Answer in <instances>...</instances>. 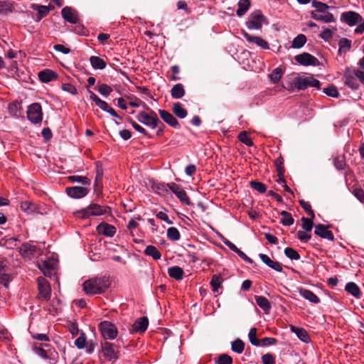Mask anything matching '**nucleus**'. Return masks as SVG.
<instances>
[{"mask_svg": "<svg viewBox=\"0 0 364 364\" xmlns=\"http://www.w3.org/2000/svg\"><path fill=\"white\" fill-rule=\"evenodd\" d=\"M111 281L106 276L95 277L83 283V289L88 295L101 294L110 287Z\"/></svg>", "mask_w": 364, "mask_h": 364, "instance_id": "nucleus-1", "label": "nucleus"}, {"mask_svg": "<svg viewBox=\"0 0 364 364\" xmlns=\"http://www.w3.org/2000/svg\"><path fill=\"white\" fill-rule=\"evenodd\" d=\"M111 208L109 206H102L97 203H91L86 208L76 211L75 215L82 219L87 218L90 216H99L109 213Z\"/></svg>", "mask_w": 364, "mask_h": 364, "instance_id": "nucleus-2", "label": "nucleus"}, {"mask_svg": "<svg viewBox=\"0 0 364 364\" xmlns=\"http://www.w3.org/2000/svg\"><path fill=\"white\" fill-rule=\"evenodd\" d=\"M144 107L149 110V113L143 111L139 112L136 116V119L143 124L151 127V129L156 128L161 121L154 111L150 109L145 104Z\"/></svg>", "mask_w": 364, "mask_h": 364, "instance_id": "nucleus-3", "label": "nucleus"}, {"mask_svg": "<svg viewBox=\"0 0 364 364\" xmlns=\"http://www.w3.org/2000/svg\"><path fill=\"white\" fill-rule=\"evenodd\" d=\"M101 348L102 355L107 360L114 362L119 358V348L114 343L105 341L101 343Z\"/></svg>", "mask_w": 364, "mask_h": 364, "instance_id": "nucleus-4", "label": "nucleus"}, {"mask_svg": "<svg viewBox=\"0 0 364 364\" xmlns=\"http://www.w3.org/2000/svg\"><path fill=\"white\" fill-rule=\"evenodd\" d=\"M294 86L299 90H304L309 87H314L320 90L319 80L314 78L313 77H296L293 82Z\"/></svg>", "mask_w": 364, "mask_h": 364, "instance_id": "nucleus-5", "label": "nucleus"}, {"mask_svg": "<svg viewBox=\"0 0 364 364\" xmlns=\"http://www.w3.org/2000/svg\"><path fill=\"white\" fill-rule=\"evenodd\" d=\"M27 118L33 124H38L42 122L43 112L41 105L38 102H34L28 107L26 112Z\"/></svg>", "mask_w": 364, "mask_h": 364, "instance_id": "nucleus-6", "label": "nucleus"}, {"mask_svg": "<svg viewBox=\"0 0 364 364\" xmlns=\"http://www.w3.org/2000/svg\"><path fill=\"white\" fill-rule=\"evenodd\" d=\"M99 329L102 336L105 339L112 340L117 336L118 331L117 327L114 324L108 321H102L99 324Z\"/></svg>", "mask_w": 364, "mask_h": 364, "instance_id": "nucleus-7", "label": "nucleus"}, {"mask_svg": "<svg viewBox=\"0 0 364 364\" xmlns=\"http://www.w3.org/2000/svg\"><path fill=\"white\" fill-rule=\"evenodd\" d=\"M38 299L43 301H48L51 296V288L48 282L43 277L38 278Z\"/></svg>", "mask_w": 364, "mask_h": 364, "instance_id": "nucleus-8", "label": "nucleus"}, {"mask_svg": "<svg viewBox=\"0 0 364 364\" xmlns=\"http://www.w3.org/2000/svg\"><path fill=\"white\" fill-rule=\"evenodd\" d=\"M265 21L266 18L262 13L260 11H257L250 14V18L246 22V26L249 29L259 30Z\"/></svg>", "mask_w": 364, "mask_h": 364, "instance_id": "nucleus-9", "label": "nucleus"}, {"mask_svg": "<svg viewBox=\"0 0 364 364\" xmlns=\"http://www.w3.org/2000/svg\"><path fill=\"white\" fill-rule=\"evenodd\" d=\"M295 60L301 65L304 66H319V60L309 53H302L294 57Z\"/></svg>", "mask_w": 364, "mask_h": 364, "instance_id": "nucleus-10", "label": "nucleus"}, {"mask_svg": "<svg viewBox=\"0 0 364 364\" xmlns=\"http://www.w3.org/2000/svg\"><path fill=\"white\" fill-rule=\"evenodd\" d=\"M168 189L171 190L176 196L178 198L181 203L187 205H191V202L188 197L186 192L182 188V187L173 182L167 183Z\"/></svg>", "mask_w": 364, "mask_h": 364, "instance_id": "nucleus-11", "label": "nucleus"}, {"mask_svg": "<svg viewBox=\"0 0 364 364\" xmlns=\"http://www.w3.org/2000/svg\"><path fill=\"white\" fill-rule=\"evenodd\" d=\"M90 192V188L85 186H71L65 188L66 194L73 198L80 199L86 196Z\"/></svg>", "mask_w": 364, "mask_h": 364, "instance_id": "nucleus-12", "label": "nucleus"}, {"mask_svg": "<svg viewBox=\"0 0 364 364\" xmlns=\"http://www.w3.org/2000/svg\"><path fill=\"white\" fill-rule=\"evenodd\" d=\"M341 21L345 22L350 26H353L359 22L363 21L362 16L355 11H346L341 14Z\"/></svg>", "mask_w": 364, "mask_h": 364, "instance_id": "nucleus-13", "label": "nucleus"}, {"mask_svg": "<svg viewBox=\"0 0 364 364\" xmlns=\"http://www.w3.org/2000/svg\"><path fill=\"white\" fill-rule=\"evenodd\" d=\"M149 326V319L146 316L141 317L135 321L129 331L131 333H144L146 331Z\"/></svg>", "mask_w": 364, "mask_h": 364, "instance_id": "nucleus-14", "label": "nucleus"}, {"mask_svg": "<svg viewBox=\"0 0 364 364\" xmlns=\"http://www.w3.org/2000/svg\"><path fill=\"white\" fill-rule=\"evenodd\" d=\"M242 34L250 43H255L264 50L269 49V45L268 42L262 38L258 36H253L245 31H242Z\"/></svg>", "mask_w": 364, "mask_h": 364, "instance_id": "nucleus-15", "label": "nucleus"}, {"mask_svg": "<svg viewBox=\"0 0 364 364\" xmlns=\"http://www.w3.org/2000/svg\"><path fill=\"white\" fill-rule=\"evenodd\" d=\"M161 118L169 126L175 129H180L181 126L176 118L169 112L164 109H159Z\"/></svg>", "mask_w": 364, "mask_h": 364, "instance_id": "nucleus-16", "label": "nucleus"}, {"mask_svg": "<svg viewBox=\"0 0 364 364\" xmlns=\"http://www.w3.org/2000/svg\"><path fill=\"white\" fill-rule=\"evenodd\" d=\"M328 226L323 224H318L315 225L314 234L321 238L327 239L330 241L334 240L333 233L328 230Z\"/></svg>", "mask_w": 364, "mask_h": 364, "instance_id": "nucleus-17", "label": "nucleus"}, {"mask_svg": "<svg viewBox=\"0 0 364 364\" xmlns=\"http://www.w3.org/2000/svg\"><path fill=\"white\" fill-rule=\"evenodd\" d=\"M63 18L71 23L76 24L78 21L77 12L69 6L64 7L61 11Z\"/></svg>", "mask_w": 364, "mask_h": 364, "instance_id": "nucleus-18", "label": "nucleus"}, {"mask_svg": "<svg viewBox=\"0 0 364 364\" xmlns=\"http://www.w3.org/2000/svg\"><path fill=\"white\" fill-rule=\"evenodd\" d=\"M8 266L4 260L0 259V284H3L5 287H8L10 282L12 279L11 276L7 274Z\"/></svg>", "mask_w": 364, "mask_h": 364, "instance_id": "nucleus-19", "label": "nucleus"}, {"mask_svg": "<svg viewBox=\"0 0 364 364\" xmlns=\"http://www.w3.org/2000/svg\"><path fill=\"white\" fill-rule=\"evenodd\" d=\"M38 78L43 83H48L58 79V75L50 69H45L38 73Z\"/></svg>", "mask_w": 364, "mask_h": 364, "instance_id": "nucleus-20", "label": "nucleus"}, {"mask_svg": "<svg viewBox=\"0 0 364 364\" xmlns=\"http://www.w3.org/2000/svg\"><path fill=\"white\" fill-rule=\"evenodd\" d=\"M259 257L262 262H264L269 267L278 272H282V265L279 262L272 260L269 257L265 254H259Z\"/></svg>", "mask_w": 364, "mask_h": 364, "instance_id": "nucleus-21", "label": "nucleus"}, {"mask_svg": "<svg viewBox=\"0 0 364 364\" xmlns=\"http://www.w3.org/2000/svg\"><path fill=\"white\" fill-rule=\"evenodd\" d=\"M37 247L35 245L25 242L19 248V252L23 257L31 258L36 252Z\"/></svg>", "mask_w": 364, "mask_h": 364, "instance_id": "nucleus-22", "label": "nucleus"}, {"mask_svg": "<svg viewBox=\"0 0 364 364\" xmlns=\"http://www.w3.org/2000/svg\"><path fill=\"white\" fill-rule=\"evenodd\" d=\"M99 233L108 237H112L116 232V228L106 223H102L97 227Z\"/></svg>", "mask_w": 364, "mask_h": 364, "instance_id": "nucleus-23", "label": "nucleus"}, {"mask_svg": "<svg viewBox=\"0 0 364 364\" xmlns=\"http://www.w3.org/2000/svg\"><path fill=\"white\" fill-rule=\"evenodd\" d=\"M31 8L38 11L36 19V21H40L43 18L46 17L50 10L49 6L36 4H32Z\"/></svg>", "mask_w": 364, "mask_h": 364, "instance_id": "nucleus-24", "label": "nucleus"}, {"mask_svg": "<svg viewBox=\"0 0 364 364\" xmlns=\"http://www.w3.org/2000/svg\"><path fill=\"white\" fill-rule=\"evenodd\" d=\"M102 178H103V168L100 162L96 163V176L95 179L94 186L99 187L100 193H102Z\"/></svg>", "mask_w": 364, "mask_h": 364, "instance_id": "nucleus-25", "label": "nucleus"}, {"mask_svg": "<svg viewBox=\"0 0 364 364\" xmlns=\"http://www.w3.org/2000/svg\"><path fill=\"white\" fill-rule=\"evenodd\" d=\"M345 290L356 299H360L362 293L359 287L353 282H348L345 287Z\"/></svg>", "mask_w": 364, "mask_h": 364, "instance_id": "nucleus-26", "label": "nucleus"}, {"mask_svg": "<svg viewBox=\"0 0 364 364\" xmlns=\"http://www.w3.org/2000/svg\"><path fill=\"white\" fill-rule=\"evenodd\" d=\"M290 329L291 332L294 333L301 341L305 343L309 342L310 337L304 328L291 326Z\"/></svg>", "mask_w": 364, "mask_h": 364, "instance_id": "nucleus-27", "label": "nucleus"}, {"mask_svg": "<svg viewBox=\"0 0 364 364\" xmlns=\"http://www.w3.org/2000/svg\"><path fill=\"white\" fill-rule=\"evenodd\" d=\"M299 292L302 297L314 304H318L320 302V299L313 291L309 289L300 288Z\"/></svg>", "mask_w": 364, "mask_h": 364, "instance_id": "nucleus-28", "label": "nucleus"}, {"mask_svg": "<svg viewBox=\"0 0 364 364\" xmlns=\"http://www.w3.org/2000/svg\"><path fill=\"white\" fill-rule=\"evenodd\" d=\"M255 301L257 304L265 312L269 313L271 309V304L269 301L262 296H255Z\"/></svg>", "mask_w": 364, "mask_h": 364, "instance_id": "nucleus-29", "label": "nucleus"}, {"mask_svg": "<svg viewBox=\"0 0 364 364\" xmlns=\"http://www.w3.org/2000/svg\"><path fill=\"white\" fill-rule=\"evenodd\" d=\"M168 274L170 277L179 281L183 279L184 272L181 267L178 266H173L168 269Z\"/></svg>", "mask_w": 364, "mask_h": 364, "instance_id": "nucleus-30", "label": "nucleus"}, {"mask_svg": "<svg viewBox=\"0 0 364 364\" xmlns=\"http://www.w3.org/2000/svg\"><path fill=\"white\" fill-rule=\"evenodd\" d=\"M14 1H0V14L7 16L14 11Z\"/></svg>", "mask_w": 364, "mask_h": 364, "instance_id": "nucleus-31", "label": "nucleus"}, {"mask_svg": "<svg viewBox=\"0 0 364 364\" xmlns=\"http://www.w3.org/2000/svg\"><path fill=\"white\" fill-rule=\"evenodd\" d=\"M90 62L95 70H103L106 68L107 63L98 56L92 55L90 58Z\"/></svg>", "mask_w": 364, "mask_h": 364, "instance_id": "nucleus-32", "label": "nucleus"}, {"mask_svg": "<svg viewBox=\"0 0 364 364\" xmlns=\"http://www.w3.org/2000/svg\"><path fill=\"white\" fill-rule=\"evenodd\" d=\"M185 94L186 91L184 87L181 83L173 85L171 90V95L173 99H181L185 95Z\"/></svg>", "mask_w": 364, "mask_h": 364, "instance_id": "nucleus-33", "label": "nucleus"}, {"mask_svg": "<svg viewBox=\"0 0 364 364\" xmlns=\"http://www.w3.org/2000/svg\"><path fill=\"white\" fill-rule=\"evenodd\" d=\"M144 253L147 256L151 257L154 260H159L161 257L160 251L154 245L146 246Z\"/></svg>", "mask_w": 364, "mask_h": 364, "instance_id": "nucleus-34", "label": "nucleus"}, {"mask_svg": "<svg viewBox=\"0 0 364 364\" xmlns=\"http://www.w3.org/2000/svg\"><path fill=\"white\" fill-rule=\"evenodd\" d=\"M172 111L180 119L185 118L188 114L187 110L183 107L182 104L180 102H175L173 104Z\"/></svg>", "mask_w": 364, "mask_h": 364, "instance_id": "nucleus-35", "label": "nucleus"}, {"mask_svg": "<svg viewBox=\"0 0 364 364\" xmlns=\"http://www.w3.org/2000/svg\"><path fill=\"white\" fill-rule=\"evenodd\" d=\"M68 180L70 183H79L84 186H90L91 184V179L87 176H70L68 177Z\"/></svg>", "mask_w": 364, "mask_h": 364, "instance_id": "nucleus-36", "label": "nucleus"}, {"mask_svg": "<svg viewBox=\"0 0 364 364\" xmlns=\"http://www.w3.org/2000/svg\"><path fill=\"white\" fill-rule=\"evenodd\" d=\"M20 208L21 210L26 213L27 214L36 213L38 209L36 205L28 200L22 201L21 203Z\"/></svg>", "mask_w": 364, "mask_h": 364, "instance_id": "nucleus-37", "label": "nucleus"}, {"mask_svg": "<svg viewBox=\"0 0 364 364\" xmlns=\"http://www.w3.org/2000/svg\"><path fill=\"white\" fill-rule=\"evenodd\" d=\"M250 4V0H240L237 4L238 9L236 11L237 15L243 16L248 11Z\"/></svg>", "mask_w": 364, "mask_h": 364, "instance_id": "nucleus-38", "label": "nucleus"}, {"mask_svg": "<svg viewBox=\"0 0 364 364\" xmlns=\"http://www.w3.org/2000/svg\"><path fill=\"white\" fill-rule=\"evenodd\" d=\"M280 215L282 216L281 218L280 223L284 226H290L294 224V220L291 213L286 210H282L280 213Z\"/></svg>", "mask_w": 364, "mask_h": 364, "instance_id": "nucleus-39", "label": "nucleus"}, {"mask_svg": "<svg viewBox=\"0 0 364 364\" xmlns=\"http://www.w3.org/2000/svg\"><path fill=\"white\" fill-rule=\"evenodd\" d=\"M306 37L304 34H299L292 41L291 47L294 48H301L306 43Z\"/></svg>", "mask_w": 364, "mask_h": 364, "instance_id": "nucleus-40", "label": "nucleus"}, {"mask_svg": "<svg viewBox=\"0 0 364 364\" xmlns=\"http://www.w3.org/2000/svg\"><path fill=\"white\" fill-rule=\"evenodd\" d=\"M338 53H341L342 52L346 53V51L349 50L351 48V41L346 38H342L340 39L338 42Z\"/></svg>", "mask_w": 364, "mask_h": 364, "instance_id": "nucleus-41", "label": "nucleus"}, {"mask_svg": "<svg viewBox=\"0 0 364 364\" xmlns=\"http://www.w3.org/2000/svg\"><path fill=\"white\" fill-rule=\"evenodd\" d=\"M222 281H223V278L220 275L214 274L212 277L210 284V285L213 288V291L214 292L218 291V289L221 287Z\"/></svg>", "mask_w": 364, "mask_h": 364, "instance_id": "nucleus-42", "label": "nucleus"}, {"mask_svg": "<svg viewBox=\"0 0 364 364\" xmlns=\"http://www.w3.org/2000/svg\"><path fill=\"white\" fill-rule=\"evenodd\" d=\"M283 75V71L281 68H277L269 75V77L273 83H277Z\"/></svg>", "mask_w": 364, "mask_h": 364, "instance_id": "nucleus-43", "label": "nucleus"}, {"mask_svg": "<svg viewBox=\"0 0 364 364\" xmlns=\"http://www.w3.org/2000/svg\"><path fill=\"white\" fill-rule=\"evenodd\" d=\"M232 350L237 353H242L245 348V343L240 338H237L232 343Z\"/></svg>", "mask_w": 364, "mask_h": 364, "instance_id": "nucleus-44", "label": "nucleus"}, {"mask_svg": "<svg viewBox=\"0 0 364 364\" xmlns=\"http://www.w3.org/2000/svg\"><path fill=\"white\" fill-rule=\"evenodd\" d=\"M167 237L171 241H177L180 239L181 235L176 228L171 227L167 230Z\"/></svg>", "mask_w": 364, "mask_h": 364, "instance_id": "nucleus-45", "label": "nucleus"}, {"mask_svg": "<svg viewBox=\"0 0 364 364\" xmlns=\"http://www.w3.org/2000/svg\"><path fill=\"white\" fill-rule=\"evenodd\" d=\"M284 255L291 260H299L301 257L299 252L292 247H286L284 249Z\"/></svg>", "mask_w": 364, "mask_h": 364, "instance_id": "nucleus-46", "label": "nucleus"}, {"mask_svg": "<svg viewBox=\"0 0 364 364\" xmlns=\"http://www.w3.org/2000/svg\"><path fill=\"white\" fill-rule=\"evenodd\" d=\"M250 185L252 189L258 191L260 193H264L267 191L266 185L258 181H251L250 182Z\"/></svg>", "mask_w": 364, "mask_h": 364, "instance_id": "nucleus-47", "label": "nucleus"}, {"mask_svg": "<svg viewBox=\"0 0 364 364\" xmlns=\"http://www.w3.org/2000/svg\"><path fill=\"white\" fill-rule=\"evenodd\" d=\"M313 219L311 217V218L302 217L301 218V221L302 223L301 228L302 229L306 232H310L314 226Z\"/></svg>", "mask_w": 364, "mask_h": 364, "instance_id": "nucleus-48", "label": "nucleus"}, {"mask_svg": "<svg viewBox=\"0 0 364 364\" xmlns=\"http://www.w3.org/2000/svg\"><path fill=\"white\" fill-rule=\"evenodd\" d=\"M39 268L43 272V274L47 276V272L50 274V272L53 269V264L49 261H41L38 263Z\"/></svg>", "mask_w": 364, "mask_h": 364, "instance_id": "nucleus-49", "label": "nucleus"}, {"mask_svg": "<svg viewBox=\"0 0 364 364\" xmlns=\"http://www.w3.org/2000/svg\"><path fill=\"white\" fill-rule=\"evenodd\" d=\"M333 164L338 170H343L346 166L345 156L340 155L335 157L333 159Z\"/></svg>", "mask_w": 364, "mask_h": 364, "instance_id": "nucleus-50", "label": "nucleus"}, {"mask_svg": "<svg viewBox=\"0 0 364 364\" xmlns=\"http://www.w3.org/2000/svg\"><path fill=\"white\" fill-rule=\"evenodd\" d=\"M345 85L352 88L353 90H357L359 87V84L357 82L356 77L350 75H346Z\"/></svg>", "mask_w": 364, "mask_h": 364, "instance_id": "nucleus-51", "label": "nucleus"}, {"mask_svg": "<svg viewBox=\"0 0 364 364\" xmlns=\"http://www.w3.org/2000/svg\"><path fill=\"white\" fill-rule=\"evenodd\" d=\"M238 139L248 146H253V141L245 131L241 132L238 135Z\"/></svg>", "mask_w": 364, "mask_h": 364, "instance_id": "nucleus-52", "label": "nucleus"}, {"mask_svg": "<svg viewBox=\"0 0 364 364\" xmlns=\"http://www.w3.org/2000/svg\"><path fill=\"white\" fill-rule=\"evenodd\" d=\"M323 92L330 97H338L340 96L338 89L334 85H331L324 88Z\"/></svg>", "mask_w": 364, "mask_h": 364, "instance_id": "nucleus-53", "label": "nucleus"}, {"mask_svg": "<svg viewBox=\"0 0 364 364\" xmlns=\"http://www.w3.org/2000/svg\"><path fill=\"white\" fill-rule=\"evenodd\" d=\"M311 5L313 7L316 8V11H318L321 13L325 12L327 9H328L330 8V6L328 5H327L326 4L321 2V1H318L316 0H313L311 2Z\"/></svg>", "mask_w": 364, "mask_h": 364, "instance_id": "nucleus-54", "label": "nucleus"}, {"mask_svg": "<svg viewBox=\"0 0 364 364\" xmlns=\"http://www.w3.org/2000/svg\"><path fill=\"white\" fill-rule=\"evenodd\" d=\"M250 342L252 345L255 346H259V341L257 338V328H252L250 330L249 334H248Z\"/></svg>", "mask_w": 364, "mask_h": 364, "instance_id": "nucleus-55", "label": "nucleus"}, {"mask_svg": "<svg viewBox=\"0 0 364 364\" xmlns=\"http://www.w3.org/2000/svg\"><path fill=\"white\" fill-rule=\"evenodd\" d=\"M274 165L277 168L278 175L282 176V173L285 172V168L284 167V159L282 156L274 161Z\"/></svg>", "mask_w": 364, "mask_h": 364, "instance_id": "nucleus-56", "label": "nucleus"}, {"mask_svg": "<svg viewBox=\"0 0 364 364\" xmlns=\"http://www.w3.org/2000/svg\"><path fill=\"white\" fill-rule=\"evenodd\" d=\"M300 205L304 208L306 213L310 215L312 218H314L315 214L314 210L311 209V206L309 203L306 202L304 200H299Z\"/></svg>", "mask_w": 364, "mask_h": 364, "instance_id": "nucleus-57", "label": "nucleus"}, {"mask_svg": "<svg viewBox=\"0 0 364 364\" xmlns=\"http://www.w3.org/2000/svg\"><path fill=\"white\" fill-rule=\"evenodd\" d=\"M277 342V340L274 338L271 337H265L259 341V346H268L271 345H274Z\"/></svg>", "mask_w": 364, "mask_h": 364, "instance_id": "nucleus-58", "label": "nucleus"}, {"mask_svg": "<svg viewBox=\"0 0 364 364\" xmlns=\"http://www.w3.org/2000/svg\"><path fill=\"white\" fill-rule=\"evenodd\" d=\"M112 90V88L107 84H101L98 87V92L105 97L109 95Z\"/></svg>", "mask_w": 364, "mask_h": 364, "instance_id": "nucleus-59", "label": "nucleus"}, {"mask_svg": "<svg viewBox=\"0 0 364 364\" xmlns=\"http://www.w3.org/2000/svg\"><path fill=\"white\" fill-rule=\"evenodd\" d=\"M20 109V105L17 102H14L12 103H10L8 107V110L9 114L11 116L17 117L18 116V112Z\"/></svg>", "mask_w": 364, "mask_h": 364, "instance_id": "nucleus-60", "label": "nucleus"}, {"mask_svg": "<svg viewBox=\"0 0 364 364\" xmlns=\"http://www.w3.org/2000/svg\"><path fill=\"white\" fill-rule=\"evenodd\" d=\"M317 21H320L323 23H331L335 22L336 18L331 13H327L324 15L318 14Z\"/></svg>", "mask_w": 364, "mask_h": 364, "instance_id": "nucleus-61", "label": "nucleus"}, {"mask_svg": "<svg viewBox=\"0 0 364 364\" xmlns=\"http://www.w3.org/2000/svg\"><path fill=\"white\" fill-rule=\"evenodd\" d=\"M75 344L79 349H82L86 345V337L85 333H82L75 341Z\"/></svg>", "mask_w": 364, "mask_h": 364, "instance_id": "nucleus-62", "label": "nucleus"}, {"mask_svg": "<svg viewBox=\"0 0 364 364\" xmlns=\"http://www.w3.org/2000/svg\"><path fill=\"white\" fill-rule=\"evenodd\" d=\"M218 364H232V359L228 354H222L218 357Z\"/></svg>", "mask_w": 364, "mask_h": 364, "instance_id": "nucleus-63", "label": "nucleus"}, {"mask_svg": "<svg viewBox=\"0 0 364 364\" xmlns=\"http://www.w3.org/2000/svg\"><path fill=\"white\" fill-rule=\"evenodd\" d=\"M263 364H275V358L270 353H266L262 356Z\"/></svg>", "mask_w": 364, "mask_h": 364, "instance_id": "nucleus-64", "label": "nucleus"}]
</instances>
